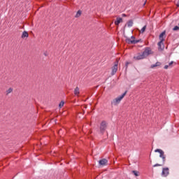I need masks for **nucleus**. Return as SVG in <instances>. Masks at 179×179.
<instances>
[{
	"mask_svg": "<svg viewBox=\"0 0 179 179\" xmlns=\"http://www.w3.org/2000/svg\"><path fill=\"white\" fill-rule=\"evenodd\" d=\"M162 65V63L159 62H157L155 64L151 65V68H156V66H160Z\"/></svg>",
	"mask_w": 179,
	"mask_h": 179,
	"instance_id": "obj_16",
	"label": "nucleus"
},
{
	"mask_svg": "<svg viewBox=\"0 0 179 179\" xmlns=\"http://www.w3.org/2000/svg\"><path fill=\"white\" fill-rule=\"evenodd\" d=\"M120 23H122V18L117 17L116 21L115 22V24L116 26H118V24H120Z\"/></svg>",
	"mask_w": 179,
	"mask_h": 179,
	"instance_id": "obj_12",
	"label": "nucleus"
},
{
	"mask_svg": "<svg viewBox=\"0 0 179 179\" xmlns=\"http://www.w3.org/2000/svg\"><path fill=\"white\" fill-rule=\"evenodd\" d=\"M80 15H82V11L78 10L75 16V17H80Z\"/></svg>",
	"mask_w": 179,
	"mask_h": 179,
	"instance_id": "obj_19",
	"label": "nucleus"
},
{
	"mask_svg": "<svg viewBox=\"0 0 179 179\" xmlns=\"http://www.w3.org/2000/svg\"><path fill=\"white\" fill-rule=\"evenodd\" d=\"M164 41H160L158 43V47H159V50H164V43H163Z\"/></svg>",
	"mask_w": 179,
	"mask_h": 179,
	"instance_id": "obj_10",
	"label": "nucleus"
},
{
	"mask_svg": "<svg viewBox=\"0 0 179 179\" xmlns=\"http://www.w3.org/2000/svg\"><path fill=\"white\" fill-rule=\"evenodd\" d=\"M12 92H13V88H12V87L8 88L6 91V96H9V94H10V93H12Z\"/></svg>",
	"mask_w": 179,
	"mask_h": 179,
	"instance_id": "obj_15",
	"label": "nucleus"
},
{
	"mask_svg": "<svg viewBox=\"0 0 179 179\" xmlns=\"http://www.w3.org/2000/svg\"><path fill=\"white\" fill-rule=\"evenodd\" d=\"M178 26H179V23H178Z\"/></svg>",
	"mask_w": 179,
	"mask_h": 179,
	"instance_id": "obj_29",
	"label": "nucleus"
},
{
	"mask_svg": "<svg viewBox=\"0 0 179 179\" xmlns=\"http://www.w3.org/2000/svg\"><path fill=\"white\" fill-rule=\"evenodd\" d=\"M64 104H65V102L64 101H62L59 104V108H62V107H64Z\"/></svg>",
	"mask_w": 179,
	"mask_h": 179,
	"instance_id": "obj_20",
	"label": "nucleus"
},
{
	"mask_svg": "<svg viewBox=\"0 0 179 179\" xmlns=\"http://www.w3.org/2000/svg\"><path fill=\"white\" fill-rule=\"evenodd\" d=\"M174 64V62H171L169 64V68H173V64Z\"/></svg>",
	"mask_w": 179,
	"mask_h": 179,
	"instance_id": "obj_23",
	"label": "nucleus"
},
{
	"mask_svg": "<svg viewBox=\"0 0 179 179\" xmlns=\"http://www.w3.org/2000/svg\"><path fill=\"white\" fill-rule=\"evenodd\" d=\"M164 36H166V31H163L162 33L160 34L159 35V40L160 41H164Z\"/></svg>",
	"mask_w": 179,
	"mask_h": 179,
	"instance_id": "obj_13",
	"label": "nucleus"
},
{
	"mask_svg": "<svg viewBox=\"0 0 179 179\" xmlns=\"http://www.w3.org/2000/svg\"><path fill=\"white\" fill-rule=\"evenodd\" d=\"M132 173L136 177H139V172L138 171H132Z\"/></svg>",
	"mask_w": 179,
	"mask_h": 179,
	"instance_id": "obj_18",
	"label": "nucleus"
},
{
	"mask_svg": "<svg viewBox=\"0 0 179 179\" xmlns=\"http://www.w3.org/2000/svg\"><path fill=\"white\" fill-rule=\"evenodd\" d=\"M74 94L75 96H77V97H79V94H80V90L79 89V87H76L74 89Z\"/></svg>",
	"mask_w": 179,
	"mask_h": 179,
	"instance_id": "obj_11",
	"label": "nucleus"
},
{
	"mask_svg": "<svg viewBox=\"0 0 179 179\" xmlns=\"http://www.w3.org/2000/svg\"><path fill=\"white\" fill-rule=\"evenodd\" d=\"M122 16H125V14H122Z\"/></svg>",
	"mask_w": 179,
	"mask_h": 179,
	"instance_id": "obj_28",
	"label": "nucleus"
},
{
	"mask_svg": "<svg viewBox=\"0 0 179 179\" xmlns=\"http://www.w3.org/2000/svg\"><path fill=\"white\" fill-rule=\"evenodd\" d=\"M131 38L133 39H131V38H127L126 39V43H127L128 44H136L137 43H139V41H136V40H134V36H131Z\"/></svg>",
	"mask_w": 179,
	"mask_h": 179,
	"instance_id": "obj_7",
	"label": "nucleus"
},
{
	"mask_svg": "<svg viewBox=\"0 0 179 179\" xmlns=\"http://www.w3.org/2000/svg\"><path fill=\"white\" fill-rule=\"evenodd\" d=\"M164 68V69H169V68H170V66L165 65Z\"/></svg>",
	"mask_w": 179,
	"mask_h": 179,
	"instance_id": "obj_24",
	"label": "nucleus"
},
{
	"mask_svg": "<svg viewBox=\"0 0 179 179\" xmlns=\"http://www.w3.org/2000/svg\"><path fill=\"white\" fill-rule=\"evenodd\" d=\"M44 55H45V57H47V55H48L47 52L44 53Z\"/></svg>",
	"mask_w": 179,
	"mask_h": 179,
	"instance_id": "obj_26",
	"label": "nucleus"
},
{
	"mask_svg": "<svg viewBox=\"0 0 179 179\" xmlns=\"http://www.w3.org/2000/svg\"><path fill=\"white\" fill-rule=\"evenodd\" d=\"M145 30H146V25H145L142 29H141V30L140 31V33H145Z\"/></svg>",
	"mask_w": 179,
	"mask_h": 179,
	"instance_id": "obj_21",
	"label": "nucleus"
},
{
	"mask_svg": "<svg viewBox=\"0 0 179 179\" xmlns=\"http://www.w3.org/2000/svg\"><path fill=\"white\" fill-rule=\"evenodd\" d=\"M127 91H126L124 93H123L121 96L115 98L111 101V106H118L119 103H121V100L125 97L127 95Z\"/></svg>",
	"mask_w": 179,
	"mask_h": 179,
	"instance_id": "obj_2",
	"label": "nucleus"
},
{
	"mask_svg": "<svg viewBox=\"0 0 179 179\" xmlns=\"http://www.w3.org/2000/svg\"><path fill=\"white\" fill-rule=\"evenodd\" d=\"M134 59L136 61H139L140 59H145V56H143V53H138L136 56L134 57Z\"/></svg>",
	"mask_w": 179,
	"mask_h": 179,
	"instance_id": "obj_8",
	"label": "nucleus"
},
{
	"mask_svg": "<svg viewBox=\"0 0 179 179\" xmlns=\"http://www.w3.org/2000/svg\"><path fill=\"white\" fill-rule=\"evenodd\" d=\"M173 31H177L179 30V27L178 26H175L173 28Z\"/></svg>",
	"mask_w": 179,
	"mask_h": 179,
	"instance_id": "obj_22",
	"label": "nucleus"
},
{
	"mask_svg": "<svg viewBox=\"0 0 179 179\" xmlns=\"http://www.w3.org/2000/svg\"><path fill=\"white\" fill-rule=\"evenodd\" d=\"M142 54L144 56V58H146V57H149V55L152 54V50H150L149 48H147Z\"/></svg>",
	"mask_w": 179,
	"mask_h": 179,
	"instance_id": "obj_5",
	"label": "nucleus"
},
{
	"mask_svg": "<svg viewBox=\"0 0 179 179\" xmlns=\"http://www.w3.org/2000/svg\"><path fill=\"white\" fill-rule=\"evenodd\" d=\"M133 25H134V21L129 20V21L127 22V26H128V27H132Z\"/></svg>",
	"mask_w": 179,
	"mask_h": 179,
	"instance_id": "obj_17",
	"label": "nucleus"
},
{
	"mask_svg": "<svg viewBox=\"0 0 179 179\" xmlns=\"http://www.w3.org/2000/svg\"><path fill=\"white\" fill-rule=\"evenodd\" d=\"M155 153L159 154V157L162 159V164H156L153 165V167H160L166 163V155H164V151L160 149H157L155 150Z\"/></svg>",
	"mask_w": 179,
	"mask_h": 179,
	"instance_id": "obj_1",
	"label": "nucleus"
},
{
	"mask_svg": "<svg viewBox=\"0 0 179 179\" xmlns=\"http://www.w3.org/2000/svg\"><path fill=\"white\" fill-rule=\"evenodd\" d=\"M170 174L169 168H163L162 172V177H167Z\"/></svg>",
	"mask_w": 179,
	"mask_h": 179,
	"instance_id": "obj_6",
	"label": "nucleus"
},
{
	"mask_svg": "<svg viewBox=\"0 0 179 179\" xmlns=\"http://www.w3.org/2000/svg\"><path fill=\"white\" fill-rule=\"evenodd\" d=\"M108 161L106 159H103L99 161V164L100 166H107Z\"/></svg>",
	"mask_w": 179,
	"mask_h": 179,
	"instance_id": "obj_9",
	"label": "nucleus"
},
{
	"mask_svg": "<svg viewBox=\"0 0 179 179\" xmlns=\"http://www.w3.org/2000/svg\"><path fill=\"white\" fill-rule=\"evenodd\" d=\"M117 71H118V59H116L115 65L112 68V75H115V73H117Z\"/></svg>",
	"mask_w": 179,
	"mask_h": 179,
	"instance_id": "obj_4",
	"label": "nucleus"
},
{
	"mask_svg": "<svg viewBox=\"0 0 179 179\" xmlns=\"http://www.w3.org/2000/svg\"><path fill=\"white\" fill-rule=\"evenodd\" d=\"M128 64H129V63H128V62L126 63V66H128Z\"/></svg>",
	"mask_w": 179,
	"mask_h": 179,
	"instance_id": "obj_27",
	"label": "nucleus"
},
{
	"mask_svg": "<svg viewBox=\"0 0 179 179\" xmlns=\"http://www.w3.org/2000/svg\"><path fill=\"white\" fill-rule=\"evenodd\" d=\"M22 38H27V37H29V33H27V31H24L23 32H22Z\"/></svg>",
	"mask_w": 179,
	"mask_h": 179,
	"instance_id": "obj_14",
	"label": "nucleus"
},
{
	"mask_svg": "<svg viewBox=\"0 0 179 179\" xmlns=\"http://www.w3.org/2000/svg\"><path fill=\"white\" fill-rule=\"evenodd\" d=\"M106 129H107V122H106L105 121H103L102 122H101V124H100L99 134H101V135H104V132H106Z\"/></svg>",
	"mask_w": 179,
	"mask_h": 179,
	"instance_id": "obj_3",
	"label": "nucleus"
},
{
	"mask_svg": "<svg viewBox=\"0 0 179 179\" xmlns=\"http://www.w3.org/2000/svg\"><path fill=\"white\" fill-rule=\"evenodd\" d=\"M176 6H178V8H179V1H178Z\"/></svg>",
	"mask_w": 179,
	"mask_h": 179,
	"instance_id": "obj_25",
	"label": "nucleus"
}]
</instances>
